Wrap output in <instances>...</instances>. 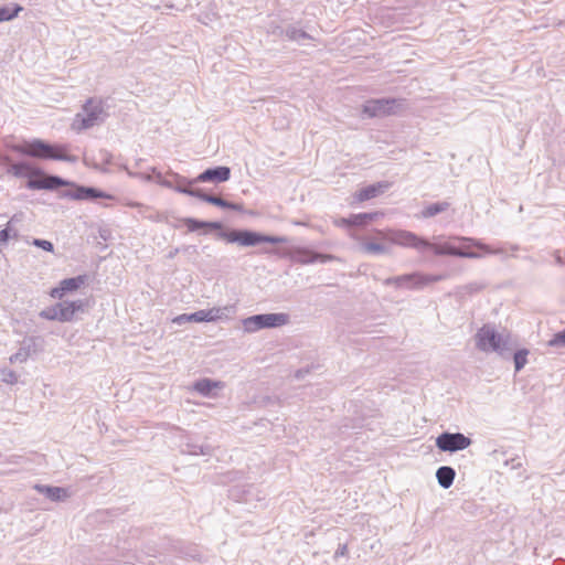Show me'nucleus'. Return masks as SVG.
I'll return each instance as SVG.
<instances>
[{
	"label": "nucleus",
	"instance_id": "obj_1",
	"mask_svg": "<svg viewBox=\"0 0 565 565\" xmlns=\"http://www.w3.org/2000/svg\"><path fill=\"white\" fill-rule=\"evenodd\" d=\"M8 171L17 178H29L26 186L30 190H54L66 184L60 177L43 175L40 169L25 161L12 163Z\"/></svg>",
	"mask_w": 565,
	"mask_h": 565
},
{
	"label": "nucleus",
	"instance_id": "obj_2",
	"mask_svg": "<svg viewBox=\"0 0 565 565\" xmlns=\"http://www.w3.org/2000/svg\"><path fill=\"white\" fill-rule=\"evenodd\" d=\"M13 150L20 154L38 159H53L68 162L76 161L74 156L66 153L67 146H52L41 139H33L22 145H17L13 147Z\"/></svg>",
	"mask_w": 565,
	"mask_h": 565
},
{
	"label": "nucleus",
	"instance_id": "obj_3",
	"mask_svg": "<svg viewBox=\"0 0 565 565\" xmlns=\"http://www.w3.org/2000/svg\"><path fill=\"white\" fill-rule=\"evenodd\" d=\"M216 237L228 244H237L242 247L256 246L262 243L280 244L287 242L285 236L265 235L248 230H228L223 225L221 231L216 233Z\"/></svg>",
	"mask_w": 565,
	"mask_h": 565
},
{
	"label": "nucleus",
	"instance_id": "obj_4",
	"mask_svg": "<svg viewBox=\"0 0 565 565\" xmlns=\"http://www.w3.org/2000/svg\"><path fill=\"white\" fill-rule=\"evenodd\" d=\"M106 118L107 113L103 102L92 97L86 100L82 107V110L76 114L72 124V128L76 131H83L103 124Z\"/></svg>",
	"mask_w": 565,
	"mask_h": 565
},
{
	"label": "nucleus",
	"instance_id": "obj_5",
	"mask_svg": "<svg viewBox=\"0 0 565 565\" xmlns=\"http://www.w3.org/2000/svg\"><path fill=\"white\" fill-rule=\"evenodd\" d=\"M477 347L484 352L509 353L512 348L508 334L498 333L493 327L483 326L476 335Z\"/></svg>",
	"mask_w": 565,
	"mask_h": 565
},
{
	"label": "nucleus",
	"instance_id": "obj_6",
	"mask_svg": "<svg viewBox=\"0 0 565 565\" xmlns=\"http://www.w3.org/2000/svg\"><path fill=\"white\" fill-rule=\"evenodd\" d=\"M447 277V274L427 275L422 273H412L395 277H388L383 280V284L385 286H394L396 288L420 290L434 282L441 281Z\"/></svg>",
	"mask_w": 565,
	"mask_h": 565
},
{
	"label": "nucleus",
	"instance_id": "obj_7",
	"mask_svg": "<svg viewBox=\"0 0 565 565\" xmlns=\"http://www.w3.org/2000/svg\"><path fill=\"white\" fill-rule=\"evenodd\" d=\"M289 322V315L284 312L278 313H262L247 317L242 320V326L245 332L254 333L262 329H271L286 326Z\"/></svg>",
	"mask_w": 565,
	"mask_h": 565
},
{
	"label": "nucleus",
	"instance_id": "obj_8",
	"mask_svg": "<svg viewBox=\"0 0 565 565\" xmlns=\"http://www.w3.org/2000/svg\"><path fill=\"white\" fill-rule=\"evenodd\" d=\"M376 233L385 241H388L393 244L403 246V247H412L419 252L428 248L430 243L416 234L398 230V231H376Z\"/></svg>",
	"mask_w": 565,
	"mask_h": 565
},
{
	"label": "nucleus",
	"instance_id": "obj_9",
	"mask_svg": "<svg viewBox=\"0 0 565 565\" xmlns=\"http://www.w3.org/2000/svg\"><path fill=\"white\" fill-rule=\"evenodd\" d=\"M471 439L461 433H443L436 439V446L441 451L456 452L471 445Z\"/></svg>",
	"mask_w": 565,
	"mask_h": 565
},
{
	"label": "nucleus",
	"instance_id": "obj_10",
	"mask_svg": "<svg viewBox=\"0 0 565 565\" xmlns=\"http://www.w3.org/2000/svg\"><path fill=\"white\" fill-rule=\"evenodd\" d=\"M397 106L395 98L370 99L363 105V114L370 118L384 117L394 114Z\"/></svg>",
	"mask_w": 565,
	"mask_h": 565
},
{
	"label": "nucleus",
	"instance_id": "obj_11",
	"mask_svg": "<svg viewBox=\"0 0 565 565\" xmlns=\"http://www.w3.org/2000/svg\"><path fill=\"white\" fill-rule=\"evenodd\" d=\"M287 255L292 262L303 265L316 262L327 263L334 259L332 255L316 253L306 247H292L288 250Z\"/></svg>",
	"mask_w": 565,
	"mask_h": 565
},
{
	"label": "nucleus",
	"instance_id": "obj_12",
	"mask_svg": "<svg viewBox=\"0 0 565 565\" xmlns=\"http://www.w3.org/2000/svg\"><path fill=\"white\" fill-rule=\"evenodd\" d=\"M228 495L237 502L245 503L262 501L265 499V493L254 484L235 486L230 489Z\"/></svg>",
	"mask_w": 565,
	"mask_h": 565
},
{
	"label": "nucleus",
	"instance_id": "obj_13",
	"mask_svg": "<svg viewBox=\"0 0 565 565\" xmlns=\"http://www.w3.org/2000/svg\"><path fill=\"white\" fill-rule=\"evenodd\" d=\"M88 307V301L78 299L75 301H62L58 302V311L61 316V322H68L74 319L77 311H85Z\"/></svg>",
	"mask_w": 565,
	"mask_h": 565
},
{
	"label": "nucleus",
	"instance_id": "obj_14",
	"mask_svg": "<svg viewBox=\"0 0 565 565\" xmlns=\"http://www.w3.org/2000/svg\"><path fill=\"white\" fill-rule=\"evenodd\" d=\"M231 178V169L228 167L220 166L206 169L200 173L194 181L199 182H226Z\"/></svg>",
	"mask_w": 565,
	"mask_h": 565
},
{
	"label": "nucleus",
	"instance_id": "obj_15",
	"mask_svg": "<svg viewBox=\"0 0 565 565\" xmlns=\"http://www.w3.org/2000/svg\"><path fill=\"white\" fill-rule=\"evenodd\" d=\"M85 276H77L63 279L60 286L51 290V297L61 299L66 292L77 290L85 284Z\"/></svg>",
	"mask_w": 565,
	"mask_h": 565
},
{
	"label": "nucleus",
	"instance_id": "obj_16",
	"mask_svg": "<svg viewBox=\"0 0 565 565\" xmlns=\"http://www.w3.org/2000/svg\"><path fill=\"white\" fill-rule=\"evenodd\" d=\"M377 215V213L352 214L349 217L334 218L333 224L338 227L363 226L367 222L375 220Z\"/></svg>",
	"mask_w": 565,
	"mask_h": 565
},
{
	"label": "nucleus",
	"instance_id": "obj_17",
	"mask_svg": "<svg viewBox=\"0 0 565 565\" xmlns=\"http://www.w3.org/2000/svg\"><path fill=\"white\" fill-rule=\"evenodd\" d=\"M34 490L45 495L52 502H63L70 498V492L63 487H53L46 484H35Z\"/></svg>",
	"mask_w": 565,
	"mask_h": 565
},
{
	"label": "nucleus",
	"instance_id": "obj_18",
	"mask_svg": "<svg viewBox=\"0 0 565 565\" xmlns=\"http://www.w3.org/2000/svg\"><path fill=\"white\" fill-rule=\"evenodd\" d=\"M65 195L74 200H94L97 198H110V195L104 192L87 186H77L75 190L67 191Z\"/></svg>",
	"mask_w": 565,
	"mask_h": 565
},
{
	"label": "nucleus",
	"instance_id": "obj_19",
	"mask_svg": "<svg viewBox=\"0 0 565 565\" xmlns=\"http://www.w3.org/2000/svg\"><path fill=\"white\" fill-rule=\"evenodd\" d=\"M210 322L230 320L236 312L234 305L207 309Z\"/></svg>",
	"mask_w": 565,
	"mask_h": 565
},
{
	"label": "nucleus",
	"instance_id": "obj_20",
	"mask_svg": "<svg viewBox=\"0 0 565 565\" xmlns=\"http://www.w3.org/2000/svg\"><path fill=\"white\" fill-rule=\"evenodd\" d=\"M224 384L220 381H213L210 379H201L196 381L193 385L195 392L201 394L202 396H214L212 391L214 388H222Z\"/></svg>",
	"mask_w": 565,
	"mask_h": 565
},
{
	"label": "nucleus",
	"instance_id": "obj_21",
	"mask_svg": "<svg viewBox=\"0 0 565 565\" xmlns=\"http://www.w3.org/2000/svg\"><path fill=\"white\" fill-rule=\"evenodd\" d=\"M183 223L190 232H194L199 228H209V230H215L217 233L221 231L222 225H223L221 222L200 221V220H195V218H191V217L184 218Z\"/></svg>",
	"mask_w": 565,
	"mask_h": 565
},
{
	"label": "nucleus",
	"instance_id": "obj_22",
	"mask_svg": "<svg viewBox=\"0 0 565 565\" xmlns=\"http://www.w3.org/2000/svg\"><path fill=\"white\" fill-rule=\"evenodd\" d=\"M455 477V469L449 466H441L436 471L437 481L444 489H448L452 486Z\"/></svg>",
	"mask_w": 565,
	"mask_h": 565
},
{
	"label": "nucleus",
	"instance_id": "obj_23",
	"mask_svg": "<svg viewBox=\"0 0 565 565\" xmlns=\"http://www.w3.org/2000/svg\"><path fill=\"white\" fill-rule=\"evenodd\" d=\"M385 188H386V185H384L382 183L372 184V185H369V186H365V188L361 189L356 193L355 198H356L358 201L363 202V201H366V200L375 198Z\"/></svg>",
	"mask_w": 565,
	"mask_h": 565
},
{
	"label": "nucleus",
	"instance_id": "obj_24",
	"mask_svg": "<svg viewBox=\"0 0 565 565\" xmlns=\"http://www.w3.org/2000/svg\"><path fill=\"white\" fill-rule=\"evenodd\" d=\"M458 241L468 242L471 246H475L481 249L484 254L489 255H499L503 253L502 248H492L490 245L482 243L481 241L470 238V237H456Z\"/></svg>",
	"mask_w": 565,
	"mask_h": 565
},
{
	"label": "nucleus",
	"instance_id": "obj_25",
	"mask_svg": "<svg viewBox=\"0 0 565 565\" xmlns=\"http://www.w3.org/2000/svg\"><path fill=\"white\" fill-rule=\"evenodd\" d=\"M360 249L370 255H382L390 252L385 245L374 242H362L360 244Z\"/></svg>",
	"mask_w": 565,
	"mask_h": 565
},
{
	"label": "nucleus",
	"instance_id": "obj_26",
	"mask_svg": "<svg viewBox=\"0 0 565 565\" xmlns=\"http://www.w3.org/2000/svg\"><path fill=\"white\" fill-rule=\"evenodd\" d=\"M449 207V203L444 201V202H437V203H433V204H429L427 205L420 213L422 217L424 218H428V217H433L439 213H443L445 211H447Z\"/></svg>",
	"mask_w": 565,
	"mask_h": 565
},
{
	"label": "nucleus",
	"instance_id": "obj_27",
	"mask_svg": "<svg viewBox=\"0 0 565 565\" xmlns=\"http://www.w3.org/2000/svg\"><path fill=\"white\" fill-rule=\"evenodd\" d=\"M205 202L216 205L222 209H230L241 212L243 210L241 204L228 202L220 196L209 195L205 198Z\"/></svg>",
	"mask_w": 565,
	"mask_h": 565
},
{
	"label": "nucleus",
	"instance_id": "obj_28",
	"mask_svg": "<svg viewBox=\"0 0 565 565\" xmlns=\"http://www.w3.org/2000/svg\"><path fill=\"white\" fill-rule=\"evenodd\" d=\"M428 248L433 249L435 255L443 256V255H462L461 253H458L456 250V246L451 245L450 243L445 244H431L428 246Z\"/></svg>",
	"mask_w": 565,
	"mask_h": 565
},
{
	"label": "nucleus",
	"instance_id": "obj_29",
	"mask_svg": "<svg viewBox=\"0 0 565 565\" xmlns=\"http://www.w3.org/2000/svg\"><path fill=\"white\" fill-rule=\"evenodd\" d=\"M284 32L286 38L290 41L300 42L301 40L311 39L307 32L296 26H288Z\"/></svg>",
	"mask_w": 565,
	"mask_h": 565
},
{
	"label": "nucleus",
	"instance_id": "obj_30",
	"mask_svg": "<svg viewBox=\"0 0 565 565\" xmlns=\"http://www.w3.org/2000/svg\"><path fill=\"white\" fill-rule=\"evenodd\" d=\"M22 10V7L19 4H14V7H2L0 8V23L4 21H10L18 17L19 12Z\"/></svg>",
	"mask_w": 565,
	"mask_h": 565
},
{
	"label": "nucleus",
	"instance_id": "obj_31",
	"mask_svg": "<svg viewBox=\"0 0 565 565\" xmlns=\"http://www.w3.org/2000/svg\"><path fill=\"white\" fill-rule=\"evenodd\" d=\"M30 356V347H21L18 352L9 358L10 363H24Z\"/></svg>",
	"mask_w": 565,
	"mask_h": 565
},
{
	"label": "nucleus",
	"instance_id": "obj_32",
	"mask_svg": "<svg viewBox=\"0 0 565 565\" xmlns=\"http://www.w3.org/2000/svg\"><path fill=\"white\" fill-rule=\"evenodd\" d=\"M40 317L43 318V319H46V320H51V321L56 320V321L61 322V316H60V311H58V303L42 310L40 312Z\"/></svg>",
	"mask_w": 565,
	"mask_h": 565
},
{
	"label": "nucleus",
	"instance_id": "obj_33",
	"mask_svg": "<svg viewBox=\"0 0 565 565\" xmlns=\"http://www.w3.org/2000/svg\"><path fill=\"white\" fill-rule=\"evenodd\" d=\"M529 351L525 349L519 350L514 353L513 360L515 365V372H520L527 363Z\"/></svg>",
	"mask_w": 565,
	"mask_h": 565
},
{
	"label": "nucleus",
	"instance_id": "obj_34",
	"mask_svg": "<svg viewBox=\"0 0 565 565\" xmlns=\"http://www.w3.org/2000/svg\"><path fill=\"white\" fill-rule=\"evenodd\" d=\"M0 380L6 384L13 385L18 383L19 376L13 370L3 367L0 370Z\"/></svg>",
	"mask_w": 565,
	"mask_h": 565
},
{
	"label": "nucleus",
	"instance_id": "obj_35",
	"mask_svg": "<svg viewBox=\"0 0 565 565\" xmlns=\"http://www.w3.org/2000/svg\"><path fill=\"white\" fill-rule=\"evenodd\" d=\"M175 191H178L180 193H184V194L191 195V196H195V198H198V199H200V200H202L204 202H205V198L210 195V194L204 193L200 189L181 188V184L175 186Z\"/></svg>",
	"mask_w": 565,
	"mask_h": 565
},
{
	"label": "nucleus",
	"instance_id": "obj_36",
	"mask_svg": "<svg viewBox=\"0 0 565 565\" xmlns=\"http://www.w3.org/2000/svg\"><path fill=\"white\" fill-rule=\"evenodd\" d=\"M15 222V216H13L9 222L6 228L0 230V243L7 242L11 234L13 236H17L18 233L15 230H13V223Z\"/></svg>",
	"mask_w": 565,
	"mask_h": 565
},
{
	"label": "nucleus",
	"instance_id": "obj_37",
	"mask_svg": "<svg viewBox=\"0 0 565 565\" xmlns=\"http://www.w3.org/2000/svg\"><path fill=\"white\" fill-rule=\"evenodd\" d=\"M484 288V285L478 281L469 282L462 287L459 288V292L462 295H471L475 292H479Z\"/></svg>",
	"mask_w": 565,
	"mask_h": 565
},
{
	"label": "nucleus",
	"instance_id": "obj_38",
	"mask_svg": "<svg viewBox=\"0 0 565 565\" xmlns=\"http://www.w3.org/2000/svg\"><path fill=\"white\" fill-rule=\"evenodd\" d=\"M551 348H565V329L555 333L547 342Z\"/></svg>",
	"mask_w": 565,
	"mask_h": 565
},
{
	"label": "nucleus",
	"instance_id": "obj_39",
	"mask_svg": "<svg viewBox=\"0 0 565 565\" xmlns=\"http://www.w3.org/2000/svg\"><path fill=\"white\" fill-rule=\"evenodd\" d=\"M182 452H186L190 455H205L207 451L204 449L203 446L194 445V444H186L185 448H182Z\"/></svg>",
	"mask_w": 565,
	"mask_h": 565
},
{
	"label": "nucleus",
	"instance_id": "obj_40",
	"mask_svg": "<svg viewBox=\"0 0 565 565\" xmlns=\"http://www.w3.org/2000/svg\"><path fill=\"white\" fill-rule=\"evenodd\" d=\"M190 319H192L193 322H210L207 309L190 313Z\"/></svg>",
	"mask_w": 565,
	"mask_h": 565
},
{
	"label": "nucleus",
	"instance_id": "obj_41",
	"mask_svg": "<svg viewBox=\"0 0 565 565\" xmlns=\"http://www.w3.org/2000/svg\"><path fill=\"white\" fill-rule=\"evenodd\" d=\"M32 245L40 247L46 252H53V249H54L53 244L50 241L41 239V238H34L32 241Z\"/></svg>",
	"mask_w": 565,
	"mask_h": 565
},
{
	"label": "nucleus",
	"instance_id": "obj_42",
	"mask_svg": "<svg viewBox=\"0 0 565 565\" xmlns=\"http://www.w3.org/2000/svg\"><path fill=\"white\" fill-rule=\"evenodd\" d=\"M456 250L458 253H461L462 255H456L457 257H463V258H472V259H476V258H480L481 257V254L479 253H476V252H471L465 247H456Z\"/></svg>",
	"mask_w": 565,
	"mask_h": 565
},
{
	"label": "nucleus",
	"instance_id": "obj_43",
	"mask_svg": "<svg viewBox=\"0 0 565 565\" xmlns=\"http://www.w3.org/2000/svg\"><path fill=\"white\" fill-rule=\"evenodd\" d=\"M173 177L175 178L174 186H178L181 184V188H191V185L196 182V181H194V179L188 180L186 178L181 177L179 174H173Z\"/></svg>",
	"mask_w": 565,
	"mask_h": 565
},
{
	"label": "nucleus",
	"instance_id": "obj_44",
	"mask_svg": "<svg viewBox=\"0 0 565 565\" xmlns=\"http://www.w3.org/2000/svg\"><path fill=\"white\" fill-rule=\"evenodd\" d=\"M173 322L177 324H183L185 322H193L192 319H190V315L183 313L173 319Z\"/></svg>",
	"mask_w": 565,
	"mask_h": 565
},
{
	"label": "nucleus",
	"instance_id": "obj_45",
	"mask_svg": "<svg viewBox=\"0 0 565 565\" xmlns=\"http://www.w3.org/2000/svg\"><path fill=\"white\" fill-rule=\"evenodd\" d=\"M125 170L127 171V173L130 175V177H137V178H140L145 181H150L152 179V177L150 174H146V173H134L131 172L130 170H128L127 167H125Z\"/></svg>",
	"mask_w": 565,
	"mask_h": 565
},
{
	"label": "nucleus",
	"instance_id": "obj_46",
	"mask_svg": "<svg viewBox=\"0 0 565 565\" xmlns=\"http://www.w3.org/2000/svg\"><path fill=\"white\" fill-rule=\"evenodd\" d=\"M348 554V546L345 544L339 545L338 550L334 553V557H342Z\"/></svg>",
	"mask_w": 565,
	"mask_h": 565
},
{
	"label": "nucleus",
	"instance_id": "obj_47",
	"mask_svg": "<svg viewBox=\"0 0 565 565\" xmlns=\"http://www.w3.org/2000/svg\"><path fill=\"white\" fill-rule=\"evenodd\" d=\"M100 159L105 163H110L111 154L107 150H102L100 151Z\"/></svg>",
	"mask_w": 565,
	"mask_h": 565
},
{
	"label": "nucleus",
	"instance_id": "obj_48",
	"mask_svg": "<svg viewBox=\"0 0 565 565\" xmlns=\"http://www.w3.org/2000/svg\"><path fill=\"white\" fill-rule=\"evenodd\" d=\"M554 257H555V262L558 264V265H563L565 264L564 259H563V256L561 255V252L559 250H556L554 253Z\"/></svg>",
	"mask_w": 565,
	"mask_h": 565
},
{
	"label": "nucleus",
	"instance_id": "obj_49",
	"mask_svg": "<svg viewBox=\"0 0 565 565\" xmlns=\"http://www.w3.org/2000/svg\"><path fill=\"white\" fill-rule=\"evenodd\" d=\"M159 184L175 190L174 184L169 180H159Z\"/></svg>",
	"mask_w": 565,
	"mask_h": 565
},
{
	"label": "nucleus",
	"instance_id": "obj_50",
	"mask_svg": "<svg viewBox=\"0 0 565 565\" xmlns=\"http://www.w3.org/2000/svg\"><path fill=\"white\" fill-rule=\"evenodd\" d=\"M151 172L154 174L156 181L159 183V180H164L161 172L157 171L156 168L151 169Z\"/></svg>",
	"mask_w": 565,
	"mask_h": 565
},
{
	"label": "nucleus",
	"instance_id": "obj_51",
	"mask_svg": "<svg viewBox=\"0 0 565 565\" xmlns=\"http://www.w3.org/2000/svg\"><path fill=\"white\" fill-rule=\"evenodd\" d=\"M292 224L295 225H299V226H305L307 225L305 222H300V221H294Z\"/></svg>",
	"mask_w": 565,
	"mask_h": 565
},
{
	"label": "nucleus",
	"instance_id": "obj_52",
	"mask_svg": "<svg viewBox=\"0 0 565 565\" xmlns=\"http://www.w3.org/2000/svg\"><path fill=\"white\" fill-rule=\"evenodd\" d=\"M511 249H512V250H518V249H519V246L513 245V246H511Z\"/></svg>",
	"mask_w": 565,
	"mask_h": 565
},
{
	"label": "nucleus",
	"instance_id": "obj_53",
	"mask_svg": "<svg viewBox=\"0 0 565 565\" xmlns=\"http://www.w3.org/2000/svg\"><path fill=\"white\" fill-rule=\"evenodd\" d=\"M177 253H178V249H175V252H174V253H171V254H170V257L175 256V254H177Z\"/></svg>",
	"mask_w": 565,
	"mask_h": 565
}]
</instances>
